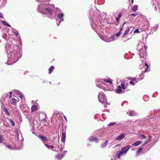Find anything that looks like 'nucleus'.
<instances>
[{"instance_id": "36", "label": "nucleus", "mask_w": 160, "mask_h": 160, "mask_svg": "<svg viewBox=\"0 0 160 160\" xmlns=\"http://www.w3.org/2000/svg\"><path fill=\"white\" fill-rule=\"evenodd\" d=\"M140 137L143 138H146V137L144 135H143V134H141L140 136Z\"/></svg>"}, {"instance_id": "18", "label": "nucleus", "mask_w": 160, "mask_h": 160, "mask_svg": "<svg viewBox=\"0 0 160 160\" xmlns=\"http://www.w3.org/2000/svg\"><path fill=\"white\" fill-rule=\"evenodd\" d=\"M127 113L131 116H134L136 115V113L134 111H132L130 112H127Z\"/></svg>"}, {"instance_id": "39", "label": "nucleus", "mask_w": 160, "mask_h": 160, "mask_svg": "<svg viewBox=\"0 0 160 160\" xmlns=\"http://www.w3.org/2000/svg\"><path fill=\"white\" fill-rule=\"evenodd\" d=\"M64 147V145H61V147H60L59 149L61 150Z\"/></svg>"}, {"instance_id": "51", "label": "nucleus", "mask_w": 160, "mask_h": 160, "mask_svg": "<svg viewBox=\"0 0 160 160\" xmlns=\"http://www.w3.org/2000/svg\"><path fill=\"white\" fill-rule=\"evenodd\" d=\"M64 117L65 119V120H66V121H67V118H66V117L65 116H64Z\"/></svg>"}, {"instance_id": "3", "label": "nucleus", "mask_w": 160, "mask_h": 160, "mask_svg": "<svg viewBox=\"0 0 160 160\" xmlns=\"http://www.w3.org/2000/svg\"><path fill=\"white\" fill-rule=\"evenodd\" d=\"M131 146L130 145H127L121 149L120 151H118L116 154V156L118 158H120L122 154H125L127 153L128 151L130 148Z\"/></svg>"}, {"instance_id": "46", "label": "nucleus", "mask_w": 160, "mask_h": 160, "mask_svg": "<svg viewBox=\"0 0 160 160\" xmlns=\"http://www.w3.org/2000/svg\"><path fill=\"white\" fill-rule=\"evenodd\" d=\"M126 23V22H124V23H123V24H122V28H123V26L124 25V24H125V23Z\"/></svg>"}, {"instance_id": "26", "label": "nucleus", "mask_w": 160, "mask_h": 160, "mask_svg": "<svg viewBox=\"0 0 160 160\" xmlns=\"http://www.w3.org/2000/svg\"><path fill=\"white\" fill-rule=\"evenodd\" d=\"M45 146L47 147L48 148H54V147L52 145H49L47 144H45Z\"/></svg>"}, {"instance_id": "20", "label": "nucleus", "mask_w": 160, "mask_h": 160, "mask_svg": "<svg viewBox=\"0 0 160 160\" xmlns=\"http://www.w3.org/2000/svg\"><path fill=\"white\" fill-rule=\"evenodd\" d=\"M152 138L151 136L148 137V139L146 141L144 142V145H146L148 143H149L151 140Z\"/></svg>"}, {"instance_id": "7", "label": "nucleus", "mask_w": 160, "mask_h": 160, "mask_svg": "<svg viewBox=\"0 0 160 160\" xmlns=\"http://www.w3.org/2000/svg\"><path fill=\"white\" fill-rule=\"evenodd\" d=\"M144 49L146 51V48L145 46H144ZM139 52L140 56L144 58H145L146 56V51H142V49H140L139 50Z\"/></svg>"}, {"instance_id": "37", "label": "nucleus", "mask_w": 160, "mask_h": 160, "mask_svg": "<svg viewBox=\"0 0 160 160\" xmlns=\"http://www.w3.org/2000/svg\"><path fill=\"white\" fill-rule=\"evenodd\" d=\"M122 14L121 13H120L118 14V18H120L122 17Z\"/></svg>"}, {"instance_id": "57", "label": "nucleus", "mask_w": 160, "mask_h": 160, "mask_svg": "<svg viewBox=\"0 0 160 160\" xmlns=\"http://www.w3.org/2000/svg\"><path fill=\"white\" fill-rule=\"evenodd\" d=\"M58 148H59V146H58Z\"/></svg>"}, {"instance_id": "14", "label": "nucleus", "mask_w": 160, "mask_h": 160, "mask_svg": "<svg viewBox=\"0 0 160 160\" xmlns=\"http://www.w3.org/2000/svg\"><path fill=\"white\" fill-rule=\"evenodd\" d=\"M131 30L132 31L133 29L132 27H130V28H128L127 30L125 32L123 35V37L126 36L129 33V31Z\"/></svg>"}, {"instance_id": "35", "label": "nucleus", "mask_w": 160, "mask_h": 160, "mask_svg": "<svg viewBox=\"0 0 160 160\" xmlns=\"http://www.w3.org/2000/svg\"><path fill=\"white\" fill-rule=\"evenodd\" d=\"M139 32V29H136V30H134V33H137V32L138 33Z\"/></svg>"}, {"instance_id": "48", "label": "nucleus", "mask_w": 160, "mask_h": 160, "mask_svg": "<svg viewBox=\"0 0 160 160\" xmlns=\"http://www.w3.org/2000/svg\"><path fill=\"white\" fill-rule=\"evenodd\" d=\"M17 138H18V140H19V136H18V133L17 132Z\"/></svg>"}, {"instance_id": "41", "label": "nucleus", "mask_w": 160, "mask_h": 160, "mask_svg": "<svg viewBox=\"0 0 160 160\" xmlns=\"http://www.w3.org/2000/svg\"><path fill=\"white\" fill-rule=\"evenodd\" d=\"M132 16H133L135 17L137 15V13H134V14H132L131 15Z\"/></svg>"}, {"instance_id": "6", "label": "nucleus", "mask_w": 160, "mask_h": 160, "mask_svg": "<svg viewBox=\"0 0 160 160\" xmlns=\"http://www.w3.org/2000/svg\"><path fill=\"white\" fill-rule=\"evenodd\" d=\"M40 11L43 14H46L48 13L50 15L52 14L53 12L52 9L50 8L48 6V8H44V9L40 10Z\"/></svg>"}, {"instance_id": "16", "label": "nucleus", "mask_w": 160, "mask_h": 160, "mask_svg": "<svg viewBox=\"0 0 160 160\" xmlns=\"http://www.w3.org/2000/svg\"><path fill=\"white\" fill-rule=\"evenodd\" d=\"M142 142L141 141H138L135 142L132 144V146H138L139 145L141 144Z\"/></svg>"}, {"instance_id": "33", "label": "nucleus", "mask_w": 160, "mask_h": 160, "mask_svg": "<svg viewBox=\"0 0 160 160\" xmlns=\"http://www.w3.org/2000/svg\"><path fill=\"white\" fill-rule=\"evenodd\" d=\"M116 123L115 122H112L110 123L108 125V126H111L115 124Z\"/></svg>"}, {"instance_id": "24", "label": "nucleus", "mask_w": 160, "mask_h": 160, "mask_svg": "<svg viewBox=\"0 0 160 160\" xmlns=\"http://www.w3.org/2000/svg\"><path fill=\"white\" fill-rule=\"evenodd\" d=\"M56 157L57 158H58L59 159L60 158H62L63 156L61 154H59L56 155Z\"/></svg>"}, {"instance_id": "29", "label": "nucleus", "mask_w": 160, "mask_h": 160, "mask_svg": "<svg viewBox=\"0 0 160 160\" xmlns=\"http://www.w3.org/2000/svg\"><path fill=\"white\" fill-rule=\"evenodd\" d=\"M4 137L2 135H0V142H1L3 141Z\"/></svg>"}, {"instance_id": "54", "label": "nucleus", "mask_w": 160, "mask_h": 160, "mask_svg": "<svg viewBox=\"0 0 160 160\" xmlns=\"http://www.w3.org/2000/svg\"><path fill=\"white\" fill-rule=\"evenodd\" d=\"M99 137H100L99 139H100V138H102V137L101 136H100Z\"/></svg>"}, {"instance_id": "17", "label": "nucleus", "mask_w": 160, "mask_h": 160, "mask_svg": "<svg viewBox=\"0 0 160 160\" xmlns=\"http://www.w3.org/2000/svg\"><path fill=\"white\" fill-rule=\"evenodd\" d=\"M39 138L41 139L43 141H47L48 140L47 139L46 137H44L43 136H39Z\"/></svg>"}, {"instance_id": "50", "label": "nucleus", "mask_w": 160, "mask_h": 160, "mask_svg": "<svg viewBox=\"0 0 160 160\" xmlns=\"http://www.w3.org/2000/svg\"><path fill=\"white\" fill-rule=\"evenodd\" d=\"M104 107L105 108H107V105H104Z\"/></svg>"}, {"instance_id": "43", "label": "nucleus", "mask_w": 160, "mask_h": 160, "mask_svg": "<svg viewBox=\"0 0 160 160\" xmlns=\"http://www.w3.org/2000/svg\"><path fill=\"white\" fill-rule=\"evenodd\" d=\"M3 17V15L2 13H0V18H2Z\"/></svg>"}, {"instance_id": "55", "label": "nucleus", "mask_w": 160, "mask_h": 160, "mask_svg": "<svg viewBox=\"0 0 160 160\" xmlns=\"http://www.w3.org/2000/svg\"><path fill=\"white\" fill-rule=\"evenodd\" d=\"M145 145H144V143L143 144V145H142V146H144Z\"/></svg>"}, {"instance_id": "38", "label": "nucleus", "mask_w": 160, "mask_h": 160, "mask_svg": "<svg viewBox=\"0 0 160 160\" xmlns=\"http://www.w3.org/2000/svg\"><path fill=\"white\" fill-rule=\"evenodd\" d=\"M116 19L117 22H118L119 21L120 18H118V17L116 18Z\"/></svg>"}, {"instance_id": "28", "label": "nucleus", "mask_w": 160, "mask_h": 160, "mask_svg": "<svg viewBox=\"0 0 160 160\" xmlns=\"http://www.w3.org/2000/svg\"><path fill=\"white\" fill-rule=\"evenodd\" d=\"M122 30V28H121V29H120V31L119 32H118L117 33H116L115 35V36H119L120 34H121V33H120V32Z\"/></svg>"}, {"instance_id": "31", "label": "nucleus", "mask_w": 160, "mask_h": 160, "mask_svg": "<svg viewBox=\"0 0 160 160\" xmlns=\"http://www.w3.org/2000/svg\"><path fill=\"white\" fill-rule=\"evenodd\" d=\"M1 22L3 25H7V23L4 21H2Z\"/></svg>"}, {"instance_id": "9", "label": "nucleus", "mask_w": 160, "mask_h": 160, "mask_svg": "<svg viewBox=\"0 0 160 160\" xmlns=\"http://www.w3.org/2000/svg\"><path fill=\"white\" fill-rule=\"evenodd\" d=\"M13 92L15 93L18 97L20 98L21 99L22 98L23 94L19 91L15 90Z\"/></svg>"}, {"instance_id": "44", "label": "nucleus", "mask_w": 160, "mask_h": 160, "mask_svg": "<svg viewBox=\"0 0 160 160\" xmlns=\"http://www.w3.org/2000/svg\"><path fill=\"white\" fill-rule=\"evenodd\" d=\"M7 95L6 94H4L3 97H6L7 96Z\"/></svg>"}, {"instance_id": "19", "label": "nucleus", "mask_w": 160, "mask_h": 160, "mask_svg": "<svg viewBox=\"0 0 160 160\" xmlns=\"http://www.w3.org/2000/svg\"><path fill=\"white\" fill-rule=\"evenodd\" d=\"M38 108V106L36 105H33L31 108V110L32 112L35 111Z\"/></svg>"}, {"instance_id": "5", "label": "nucleus", "mask_w": 160, "mask_h": 160, "mask_svg": "<svg viewBox=\"0 0 160 160\" xmlns=\"http://www.w3.org/2000/svg\"><path fill=\"white\" fill-rule=\"evenodd\" d=\"M98 99L99 101L102 103H106L107 99L105 95L102 92H100L98 95Z\"/></svg>"}, {"instance_id": "32", "label": "nucleus", "mask_w": 160, "mask_h": 160, "mask_svg": "<svg viewBox=\"0 0 160 160\" xmlns=\"http://www.w3.org/2000/svg\"><path fill=\"white\" fill-rule=\"evenodd\" d=\"M10 121L12 125V126H14L15 125V123L11 119H10Z\"/></svg>"}, {"instance_id": "53", "label": "nucleus", "mask_w": 160, "mask_h": 160, "mask_svg": "<svg viewBox=\"0 0 160 160\" xmlns=\"http://www.w3.org/2000/svg\"><path fill=\"white\" fill-rule=\"evenodd\" d=\"M119 144H118V145H116V146H115V147H117V146H119Z\"/></svg>"}, {"instance_id": "13", "label": "nucleus", "mask_w": 160, "mask_h": 160, "mask_svg": "<svg viewBox=\"0 0 160 160\" xmlns=\"http://www.w3.org/2000/svg\"><path fill=\"white\" fill-rule=\"evenodd\" d=\"M65 138H66V133L65 132H63L62 133V142L64 143L65 140Z\"/></svg>"}, {"instance_id": "12", "label": "nucleus", "mask_w": 160, "mask_h": 160, "mask_svg": "<svg viewBox=\"0 0 160 160\" xmlns=\"http://www.w3.org/2000/svg\"><path fill=\"white\" fill-rule=\"evenodd\" d=\"M125 136V134L124 133H122L120 135L118 136L116 140H121Z\"/></svg>"}, {"instance_id": "47", "label": "nucleus", "mask_w": 160, "mask_h": 160, "mask_svg": "<svg viewBox=\"0 0 160 160\" xmlns=\"http://www.w3.org/2000/svg\"><path fill=\"white\" fill-rule=\"evenodd\" d=\"M7 26L9 27H11V26L8 24H7Z\"/></svg>"}, {"instance_id": "40", "label": "nucleus", "mask_w": 160, "mask_h": 160, "mask_svg": "<svg viewBox=\"0 0 160 160\" xmlns=\"http://www.w3.org/2000/svg\"><path fill=\"white\" fill-rule=\"evenodd\" d=\"M130 83L132 85H134L135 84V83L133 82V81H130Z\"/></svg>"}, {"instance_id": "21", "label": "nucleus", "mask_w": 160, "mask_h": 160, "mask_svg": "<svg viewBox=\"0 0 160 160\" xmlns=\"http://www.w3.org/2000/svg\"><path fill=\"white\" fill-rule=\"evenodd\" d=\"M138 9V6L137 5H134L132 9V11L134 12H136Z\"/></svg>"}, {"instance_id": "25", "label": "nucleus", "mask_w": 160, "mask_h": 160, "mask_svg": "<svg viewBox=\"0 0 160 160\" xmlns=\"http://www.w3.org/2000/svg\"><path fill=\"white\" fill-rule=\"evenodd\" d=\"M148 64H147L146 63H145V66H144V68H145V72H147L148 71L147 69H148Z\"/></svg>"}, {"instance_id": "4", "label": "nucleus", "mask_w": 160, "mask_h": 160, "mask_svg": "<svg viewBox=\"0 0 160 160\" xmlns=\"http://www.w3.org/2000/svg\"><path fill=\"white\" fill-rule=\"evenodd\" d=\"M126 88L124 85V82H122L121 84V87L118 86L117 87V88L115 90V92L117 93H121L124 92Z\"/></svg>"}, {"instance_id": "11", "label": "nucleus", "mask_w": 160, "mask_h": 160, "mask_svg": "<svg viewBox=\"0 0 160 160\" xmlns=\"http://www.w3.org/2000/svg\"><path fill=\"white\" fill-rule=\"evenodd\" d=\"M89 141H95L96 142H98V139L94 136L90 137L89 138Z\"/></svg>"}, {"instance_id": "49", "label": "nucleus", "mask_w": 160, "mask_h": 160, "mask_svg": "<svg viewBox=\"0 0 160 160\" xmlns=\"http://www.w3.org/2000/svg\"><path fill=\"white\" fill-rule=\"evenodd\" d=\"M131 2L132 3V4L134 0H131Z\"/></svg>"}, {"instance_id": "27", "label": "nucleus", "mask_w": 160, "mask_h": 160, "mask_svg": "<svg viewBox=\"0 0 160 160\" xmlns=\"http://www.w3.org/2000/svg\"><path fill=\"white\" fill-rule=\"evenodd\" d=\"M143 148H140L138 149L137 151V154L139 153H140L142 150Z\"/></svg>"}, {"instance_id": "23", "label": "nucleus", "mask_w": 160, "mask_h": 160, "mask_svg": "<svg viewBox=\"0 0 160 160\" xmlns=\"http://www.w3.org/2000/svg\"><path fill=\"white\" fill-rule=\"evenodd\" d=\"M54 69V67L53 66H51L48 69L49 73L50 74L52 72L53 70Z\"/></svg>"}, {"instance_id": "22", "label": "nucleus", "mask_w": 160, "mask_h": 160, "mask_svg": "<svg viewBox=\"0 0 160 160\" xmlns=\"http://www.w3.org/2000/svg\"><path fill=\"white\" fill-rule=\"evenodd\" d=\"M108 141H107L105 142L102 143L101 145V147L103 148L105 147L106 146L107 144H108Z\"/></svg>"}, {"instance_id": "52", "label": "nucleus", "mask_w": 160, "mask_h": 160, "mask_svg": "<svg viewBox=\"0 0 160 160\" xmlns=\"http://www.w3.org/2000/svg\"><path fill=\"white\" fill-rule=\"evenodd\" d=\"M3 97H2L1 98V99L2 100H3Z\"/></svg>"}, {"instance_id": "8", "label": "nucleus", "mask_w": 160, "mask_h": 160, "mask_svg": "<svg viewBox=\"0 0 160 160\" xmlns=\"http://www.w3.org/2000/svg\"><path fill=\"white\" fill-rule=\"evenodd\" d=\"M63 14L62 13H60L58 15V17L60 21L57 20L56 22L57 25L58 26L60 22L63 21Z\"/></svg>"}, {"instance_id": "45", "label": "nucleus", "mask_w": 160, "mask_h": 160, "mask_svg": "<svg viewBox=\"0 0 160 160\" xmlns=\"http://www.w3.org/2000/svg\"><path fill=\"white\" fill-rule=\"evenodd\" d=\"M15 34L16 36H17L18 35V33L17 32H15Z\"/></svg>"}, {"instance_id": "15", "label": "nucleus", "mask_w": 160, "mask_h": 160, "mask_svg": "<svg viewBox=\"0 0 160 160\" xmlns=\"http://www.w3.org/2000/svg\"><path fill=\"white\" fill-rule=\"evenodd\" d=\"M17 101V100L14 98H12L10 100V102L12 105H16Z\"/></svg>"}, {"instance_id": "34", "label": "nucleus", "mask_w": 160, "mask_h": 160, "mask_svg": "<svg viewBox=\"0 0 160 160\" xmlns=\"http://www.w3.org/2000/svg\"><path fill=\"white\" fill-rule=\"evenodd\" d=\"M130 79L132 80L135 81L136 82H137V81L136 80V78H131Z\"/></svg>"}, {"instance_id": "2", "label": "nucleus", "mask_w": 160, "mask_h": 160, "mask_svg": "<svg viewBox=\"0 0 160 160\" xmlns=\"http://www.w3.org/2000/svg\"><path fill=\"white\" fill-rule=\"evenodd\" d=\"M108 82L110 84L112 83V82L109 79L103 80L99 79L97 81V86L99 88L104 89L106 88V87H108V85L106 83Z\"/></svg>"}, {"instance_id": "1", "label": "nucleus", "mask_w": 160, "mask_h": 160, "mask_svg": "<svg viewBox=\"0 0 160 160\" xmlns=\"http://www.w3.org/2000/svg\"><path fill=\"white\" fill-rule=\"evenodd\" d=\"M7 48L10 52L8 54L9 60L11 61L12 63L16 62L22 56L18 47L16 45H8Z\"/></svg>"}, {"instance_id": "10", "label": "nucleus", "mask_w": 160, "mask_h": 160, "mask_svg": "<svg viewBox=\"0 0 160 160\" xmlns=\"http://www.w3.org/2000/svg\"><path fill=\"white\" fill-rule=\"evenodd\" d=\"M101 38L103 41L107 42H109L111 41H114L115 40L114 36H112L111 38L110 39H107L105 38L103 36H102V37H101Z\"/></svg>"}, {"instance_id": "56", "label": "nucleus", "mask_w": 160, "mask_h": 160, "mask_svg": "<svg viewBox=\"0 0 160 160\" xmlns=\"http://www.w3.org/2000/svg\"><path fill=\"white\" fill-rule=\"evenodd\" d=\"M142 60L144 61L143 59L141 60Z\"/></svg>"}, {"instance_id": "42", "label": "nucleus", "mask_w": 160, "mask_h": 160, "mask_svg": "<svg viewBox=\"0 0 160 160\" xmlns=\"http://www.w3.org/2000/svg\"><path fill=\"white\" fill-rule=\"evenodd\" d=\"M12 92H10V96H9V98H11L12 97Z\"/></svg>"}, {"instance_id": "30", "label": "nucleus", "mask_w": 160, "mask_h": 160, "mask_svg": "<svg viewBox=\"0 0 160 160\" xmlns=\"http://www.w3.org/2000/svg\"><path fill=\"white\" fill-rule=\"evenodd\" d=\"M7 147H8V148L10 149H13L14 148L10 145H7Z\"/></svg>"}]
</instances>
